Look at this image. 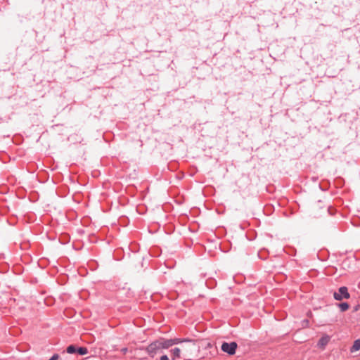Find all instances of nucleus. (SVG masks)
I'll use <instances>...</instances> for the list:
<instances>
[{"label": "nucleus", "instance_id": "4468645a", "mask_svg": "<svg viewBox=\"0 0 360 360\" xmlns=\"http://www.w3.org/2000/svg\"><path fill=\"white\" fill-rule=\"evenodd\" d=\"M159 360H169V358H168L167 355L164 354L160 356Z\"/></svg>", "mask_w": 360, "mask_h": 360}, {"label": "nucleus", "instance_id": "1a4fd4ad", "mask_svg": "<svg viewBox=\"0 0 360 360\" xmlns=\"http://www.w3.org/2000/svg\"><path fill=\"white\" fill-rule=\"evenodd\" d=\"M89 353V350L87 347H78L77 348V353L78 354L83 356L86 355Z\"/></svg>", "mask_w": 360, "mask_h": 360}, {"label": "nucleus", "instance_id": "f3484780", "mask_svg": "<svg viewBox=\"0 0 360 360\" xmlns=\"http://www.w3.org/2000/svg\"><path fill=\"white\" fill-rule=\"evenodd\" d=\"M0 360H3V359H0Z\"/></svg>", "mask_w": 360, "mask_h": 360}, {"label": "nucleus", "instance_id": "20e7f679", "mask_svg": "<svg viewBox=\"0 0 360 360\" xmlns=\"http://www.w3.org/2000/svg\"><path fill=\"white\" fill-rule=\"evenodd\" d=\"M157 341L159 342L161 349H168L172 346L171 339L160 338Z\"/></svg>", "mask_w": 360, "mask_h": 360}, {"label": "nucleus", "instance_id": "f8f14e48", "mask_svg": "<svg viewBox=\"0 0 360 360\" xmlns=\"http://www.w3.org/2000/svg\"><path fill=\"white\" fill-rule=\"evenodd\" d=\"M181 343L182 342H194L193 340H191L190 338H181Z\"/></svg>", "mask_w": 360, "mask_h": 360}, {"label": "nucleus", "instance_id": "9d476101", "mask_svg": "<svg viewBox=\"0 0 360 360\" xmlns=\"http://www.w3.org/2000/svg\"><path fill=\"white\" fill-rule=\"evenodd\" d=\"M338 306L341 311H345L349 308V304L347 302L338 303Z\"/></svg>", "mask_w": 360, "mask_h": 360}, {"label": "nucleus", "instance_id": "39448f33", "mask_svg": "<svg viewBox=\"0 0 360 360\" xmlns=\"http://www.w3.org/2000/svg\"><path fill=\"white\" fill-rule=\"evenodd\" d=\"M78 347L76 345L72 344L66 347L65 352L68 354H76L77 353Z\"/></svg>", "mask_w": 360, "mask_h": 360}, {"label": "nucleus", "instance_id": "f03ea898", "mask_svg": "<svg viewBox=\"0 0 360 360\" xmlns=\"http://www.w3.org/2000/svg\"><path fill=\"white\" fill-rule=\"evenodd\" d=\"M350 294L348 292V288L346 286H341L338 288V291L333 292V298L337 301H341L344 299H349Z\"/></svg>", "mask_w": 360, "mask_h": 360}, {"label": "nucleus", "instance_id": "423d86ee", "mask_svg": "<svg viewBox=\"0 0 360 360\" xmlns=\"http://www.w3.org/2000/svg\"><path fill=\"white\" fill-rule=\"evenodd\" d=\"M360 349V339L356 340L352 346L350 351L354 352Z\"/></svg>", "mask_w": 360, "mask_h": 360}, {"label": "nucleus", "instance_id": "f257e3e1", "mask_svg": "<svg viewBox=\"0 0 360 360\" xmlns=\"http://www.w3.org/2000/svg\"><path fill=\"white\" fill-rule=\"evenodd\" d=\"M159 345H160V343L156 340L152 342L150 345H148L143 349H145V351L148 354V355L151 358H154V356L157 354L160 353L162 350Z\"/></svg>", "mask_w": 360, "mask_h": 360}, {"label": "nucleus", "instance_id": "9b49d317", "mask_svg": "<svg viewBox=\"0 0 360 360\" xmlns=\"http://www.w3.org/2000/svg\"><path fill=\"white\" fill-rule=\"evenodd\" d=\"M171 341L172 342V346L174 345L180 344L181 343V338H171Z\"/></svg>", "mask_w": 360, "mask_h": 360}, {"label": "nucleus", "instance_id": "6e6552de", "mask_svg": "<svg viewBox=\"0 0 360 360\" xmlns=\"http://www.w3.org/2000/svg\"><path fill=\"white\" fill-rule=\"evenodd\" d=\"M328 341H329L328 336L321 337L319 340L318 345L325 346L328 344Z\"/></svg>", "mask_w": 360, "mask_h": 360}, {"label": "nucleus", "instance_id": "2eb2a0df", "mask_svg": "<svg viewBox=\"0 0 360 360\" xmlns=\"http://www.w3.org/2000/svg\"><path fill=\"white\" fill-rule=\"evenodd\" d=\"M122 350H123V352H126L127 350V348H124Z\"/></svg>", "mask_w": 360, "mask_h": 360}, {"label": "nucleus", "instance_id": "7ed1b4c3", "mask_svg": "<svg viewBox=\"0 0 360 360\" xmlns=\"http://www.w3.org/2000/svg\"><path fill=\"white\" fill-rule=\"evenodd\" d=\"M238 345L236 342H224L221 344V349L227 353L229 355H233L236 354Z\"/></svg>", "mask_w": 360, "mask_h": 360}, {"label": "nucleus", "instance_id": "ddd939ff", "mask_svg": "<svg viewBox=\"0 0 360 360\" xmlns=\"http://www.w3.org/2000/svg\"><path fill=\"white\" fill-rule=\"evenodd\" d=\"M59 358H60L59 354H56H56H53L52 355V356L51 357V359L52 360H58V359H59Z\"/></svg>", "mask_w": 360, "mask_h": 360}, {"label": "nucleus", "instance_id": "dca6fc26", "mask_svg": "<svg viewBox=\"0 0 360 360\" xmlns=\"http://www.w3.org/2000/svg\"><path fill=\"white\" fill-rule=\"evenodd\" d=\"M89 357L84 358V359H83V360H86V359H89Z\"/></svg>", "mask_w": 360, "mask_h": 360}, {"label": "nucleus", "instance_id": "0eeeda50", "mask_svg": "<svg viewBox=\"0 0 360 360\" xmlns=\"http://www.w3.org/2000/svg\"><path fill=\"white\" fill-rule=\"evenodd\" d=\"M170 352L172 354V360H175L176 358L180 357L181 351H180L179 348L175 347V348L171 349Z\"/></svg>", "mask_w": 360, "mask_h": 360}]
</instances>
